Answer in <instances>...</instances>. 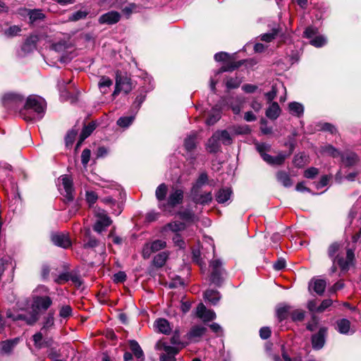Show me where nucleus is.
I'll use <instances>...</instances> for the list:
<instances>
[{
    "instance_id": "obj_1",
    "label": "nucleus",
    "mask_w": 361,
    "mask_h": 361,
    "mask_svg": "<svg viewBox=\"0 0 361 361\" xmlns=\"http://www.w3.org/2000/svg\"><path fill=\"white\" fill-rule=\"evenodd\" d=\"M52 304V300L47 295H35L32 298V312L29 314H13L11 310L7 311L6 317L13 321H23L27 324L32 325L39 319L40 312H44Z\"/></svg>"
},
{
    "instance_id": "obj_2",
    "label": "nucleus",
    "mask_w": 361,
    "mask_h": 361,
    "mask_svg": "<svg viewBox=\"0 0 361 361\" xmlns=\"http://www.w3.org/2000/svg\"><path fill=\"white\" fill-rule=\"evenodd\" d=\"M46 108L45 101L39 97L32 95L27 97L20 109V116L27 121L41 119Z\"/></svg>"
},
{
    "instance_id": "obj_3",
    "label": "nucleus",
    "mask_w": 361,
    "mask_h": 361,
    "mask_svg": "<svg viewBox=\"0 0 361 361\" xmlns=\"http://www.w3.org/2000/svg\"><path fill=\"white\" fill-rule=\"evenodd\" d=\"M341 247L337 243H332L328 248V255L333 262L337 263L342 270H348L354 259V252L348 249L346 251L345 259L341 256Z\"/></svg>"
},
{
    "instance_id": "obj_4",
    "label": "nucleus",
    "mask_w": 361,
    "mask_h": 361,
    "mask_svg": "<svg viewBox=\"0 0 361 361\" xmlns=\"http://www.w3.org/2000/svg\"><path fill=\"white\" fill-rule=\"evenodd\" d=\"M255 147L263 160L270 165H281L286 158V156L282 153H280L276 157H272L267 154V152H269L271 149V145L268 143L257 142L255 144Z\"/></svg>"
},
{
    "instance_id": "obj_5",
    "label": "nucleus",
    "mask_w": 361,
    "mask_h": 361,
    "mask_svg": "<svg viewBox=\"0 0 361 361\" xmlns=\"http://www.w3.org/2000/svg\"><path fill=\"white\" fill-rule=\"evenodd\" d=\"M209 267L211 282L216 286H221L226 276L223 262L219 259H214L210 261Z\"/></svg>"
},
{
    "instance_id": "obj_6",
    "label": "nucleus",
    "mask_w": 361,
    "mask_h": 361,
    "mask_svg": "<svg viewBox=\"0 0 361 361\" xmlns=\"http://www.w3.org/2000/svg\"><path fill=\"white\" fill-rule=\"evenodd\" d=\"M2 104L7 109L16 111L23 106L24 99L19 94L8 92L3 96Z\"/></svg>"
},
{
    "instance_id": "obj_7",
    "label": "nucleus",
    "mask_w": 361,
    "mask_h": 361,
    "mask_svg": "<svg viewBox=\"0 0 361 361\" xmlns=\"http://www.w3.org/2000/svg\"><path fill=\"white\" fill-rule=\"evenodd\" d=\"M133 89V84L130 78L120 74L116 75V88L112 95L116 97L121 91H123L126 94L129 93Z\"/></svg>"
},
{
    "instance_id": "obj_8",
    "label": "nucleus",
    "mask_w": 361,
    "mask_h": 361,
    "mask_svg": "<svg viewBox=\"0 0 361 361\" xmlns=\"http://www.w3.org/2000/svg\"><path fill=\"white\" fill-rule=\"evenodd\" d=\"M317 29L314 28L313 27H308L304 32V35L305 37L308 39H311L310 44L315 47H321L326 44V39L325 37L322 35H318Z\"/></svg>"
},
{
    "instance_id": "obj_9",
    "label": "nucleus",
    "mask_w": 361,
    "mask_h": 361,
    "mask_svg": "<svg viewBox=\"0 0 361 361\" xmlns=\"http://www.w3.org/2000/svg\"><path fill=\"white\" fill-rule=\"evenodd\" d=\"M166 246V243L162 240H156L150 243L145 245L142 250V257L148 259L153 252L164 249Z\"/></svg>"
},
{
    "instance_id": "obj_10",
    "label": "nucleus",
    "mask_w": 361,
    "mask_h": 361,
    "mask_svg": "<svg viewBox=\"0 0 361 361\" xmlns=\"http://www.w3.org/2000/svg\"><path fill=\"white\" fill-rule=\"evenodd\" d=\"M51 240L55 245L67 249L71 246V240L67 233L54 232L51 234Z\"/></svg>"
},
{
    "instance_id": "obj_11",
    "label": "nucleus",
    "mask_w": 361,
    "mask_h": 361,
    "mask_svg": "<svg viewBox=\"0 0 361 361\" xmlns=\"http://www.w3.org/2000/svg\"><path fill=\"white\" fill-rule=\"evenodd\" d=\"M327 335V328L321 327L319 331L312 336V345L314 350L322 349L326 341V337Z\"/></svg>"
},
{
    "instance_id": "obj_12",
    "label": "nucleus",
    "mask_w": 361,
    "mask_h": 361,
    "mask_svg": "<svg viewBox=\"0 0 361 361\" xmlns=\"http://www.w3.org/2000/svg\"><path fill=\"white\" fill-rule=\"evenodd\" d=\"M121 16L118 11H111L102 14L98 19L99 24L114 25L121 20Z\"/></svg>"
},
{
    "instance_id": "obj_13",
    "label": "nucleus",
    "mask_w": 361,
    "mask_h": 361,
    "mask_svg": "<svg viewBox=\"0 0 361 361\" xmlns=\"http://www.w3.org/2000/svg\"><path fill=\"white\" fill-rule=\"evenodd\" d=\"M197 316L203 322H209L216 318V314L213 310H207L206 307L200 303L197 307Z\"/></svg>"
},
{
    "instance_id": "obj_14",
    "label": "nucleus",
    "mask_w": 361,
    "mask_h": 361,
    "mask_svg": "<svg viewBox=\"0 0 361 361\" xmlns=\"http://www.w3.org/2000/svg\"><path fill=\"white\" fill-rule=\"evenodd\" d=\"M192 201L196 204H207L212 202V194L211 192L200 194L199 191H191Z\"/></svg>"
},
{
    "instance_id": "obj_15",
    "label": "nucleus",
    "mask_w": 361,
    "mask_h": 361,
    "mask_svg": "<svg viewBox=\"0 0 361 361\" xmlns=\"http://www.w3.org/2000/svg\"><path fill=\"white\" fill-rule=\"evenodd\" d=\"M61 180L65 192L63 195L64 197H66L67 201H72L74 197L72 180L67 176H61Z\"/></svg>"
},
{
    "instance_id": "obj_16",
    "label": "nucleus",
    "mask_w": 361,
    "mask_h": 361,
    "mask_svg": "<svg viewBox=\"0 0 361 361\" xmlns=\"http://www.w3.org/2000/svg\"><path fill=\"white\" fill-rule=\"evenodd\" d=\"M207 328L202 325H196L191 328L188 334V338L191 341L196 342L205 334Z\"/></svg>"
},
{
    "instance_id": "obj_17",
    "label": "nucleus",
    "mask_w": 361,
    "mask_h": 361,
    "mask_svg": "<svg viewBox=\"0 0 361 361\" xmlns=\"http://www.w3.org/2000/svg\"><path fill=\"white\" fill-rule=\"evenodd\" d=\"M183 199V191L180 189L173 190L169 197L167 204L171 207L176 206L182 202Z\"/></svg>"
},
{
    "instance_id": "obj_18",
    "label": "nucleus",
    "mask_w": 361,
    "mask_h": 361,
    "mask_svg": "<svg viewBox=\"0 0 361 361\" xmlns=\"http://www.w3.org/2000/svg\"><path fill=\"white\" fill-rule=\"evenodd\" d=\"M82 243V246L85 249L94 248L99 244V240L95 237L91 235L90 229H85Z\"/></svg>"
},
{
    "instance_id": "obj_19",
    "label": "nucleus",
    "mask_w": 361,
    "mask_h": 361,
    "mask_svg": "<svg viewBox=\"0 0 361 361\" xmlns=\"http://www.w3.org/2000/svg\"><path fill=\"white\" fill-rule=\"evenodd\" d=\"M217 135L218 134L214 133L207 142L206 148L210 153H216L221 149V142Z\"/></svg>"
},
{
    "instance_id": "obj_20",
    "label": "nucleus",
    "mask_w": 361,
    "mask_h": 361,
    "mask_svg": "<svg viewBox=\"0 0 361 361\" xmlns=\"http://www.w3.org/2000/svg\"><path fill=\"white\" fill-rule=\"evenodd\" d=\"M326 286V281L321 279H312L309 284V288H312L314 290V291L319 295L324 293Z\"/></svg>"
},
{
    "instance_id": "obj_21",
    "label": "nucleus",
    "mask_w": 361,
    "mask_h": 361,
    "mask_svg": "<svg viewBox=\"0 0 361 361\" xmlns=\"http://www.w3.org/2000/svg\"><path fill=\"white\" fill-rule=\"evenodd\" d=\"M154 326L158 332L164 334H169L171 330L169 322L165 319H157Z\"/></svg>"
},
{
    "instance_id": "obj_22",
    "label": "nucleus",
    "mask_w": 361,
    "mask_h": 361,
    "mask_svg": "<svg viewBox=\"0 0 361 361\" xmlns=\"http://www.w3.org/2000/svg\"><path fill=\"white\" fill-rule=\"evenodd\" d=\"M155 349L157 350H164L165 352V355H176L178 353V349L169 345L165 342L161 340H159L155 345Z\"/></svg>"
},
{
    "instance_id": "obj_23",
    "label": "nucleus",
    "mask_w": 361,
    "mask_h": 361,
    "mask_svg": "<svg viewBox=\"0 0 361 361\" xmlns=\"http://www.w3.org/2000/svg\"><path fill=\"white\" fill-rule=\"evenodd\" d=\"M32 337L34 345L38 349L47 348L51 345V341L44 339L42 332L36 333Z\"/></svg>"
},
{
    "instance_id": "obj_24",
    "label": "nucleus",
    "mask_w": 361,
    "mask_h": 361,
    "mask_svg": "<svg viewBox=\"0 0 361 361\" xmlns=\"http://www.w3.org/2000/svg\"><path fill=\"white\" fill-rule=\"evenodd\" d=\"M281 113V109L277 102H272L266 111V116L272 120L276 119Z\"/></svg>"
},
{
    "instance_id": "obj_25",
    "label": "nucleus",
    "mask_w": 361,
    "mask_h": 361,
    "mask_svg": "<svg viewBox=\"0 0 361 361\" xmlns=\"http://www.w3.org/2000/svg\"><path fill=\"white\" fill-rule=\"evenodd\" d=\"M37 36H30L28 37L22 46V50L25 53H30L36 48V44L37 42Z\"/></svg>"
},
{
    "instance_id": "obj_26",
    "label": "nucleus",
    "mask_w": 361,
    "mask_h": 361,
    "mask_svg": "<svg viewBox=\"0 0 361 361\" xmlns=\"http://www.w3.org/2000/svg\"><path fill=\"white\" fill-rule=\"evenodd\" d=\"M231 193L230 188H221L216 194V200L220 204L224 203L230 199Z\"/></svg>"
},
{
    "instance_id": "obj_27",
    "label": "nucleus",
    "mask_w": 361,
    "mask_h": 361,
    "mask_svg": "<svg viewBox=\"0 0 361 361\" xmlns=\"http://www.w3.org/2000/svg\"><path fill=\"white\" fill-rule=\"evenodd\" d=\"M289 111L293 116L298 118L301 117L304 113V106L302 104L293 102H290L288 105Z\"/></svg>"
},
{
    "instance_id": "obj_28",
    "label": "nucleus",
    "mask_w": 361,
    "mask_h": 361,
    "mask_svg": "<svg viewBox=\"0 0 361 361\" xmlns=\"http://www.w3.org/2000/svg\"><path fill=\"white\" fill-rule=\"evenodd\" d=\"M18 341L19 338H18L3 341L0 345V351L3 353H9L14 346L18 344Z\"/></svg>"
},
{
    "instance_id": "obj_29",
    "label": "nucleus",
    "mask_w": 361,
    "mask_h": 361,
    "mask_svg": "<svg viewBox=\"0 0 361 361\" xmlns=\"http://www.w3.org/2000/svg\"><path fill=\"white\" fill-rule=\"evenodd\" d=\"M204 298L215 305L219 301L221 295L219 292L214 290H207L204 294Z\"/></svg>"
},
{
    "instance_id": "obj_30",
    "label": "nucleus",
    "mask_w": 361,
    "mask_h": 361,
    "mask_svg": "<svg viewBox=\"0 0 361 361\" xmlns=\"http://www.w3.org/2000/svg\"><path fill=\"white\" fill-rule=\"evenodd\" d=\"M342 161L346 166H353L355 164L358 160L357 156L351 152H346L341 155Z\"/></svg>"
},
{
    "instance_id": "obj_31",
    "label": "nucleus",
    "mask_w": 361,
    "mask_h": 361,
    "mask_svg": "<svg viewBox=\"0 0 361 361\" xmlns=\"http://www.w3.org/2000/svg\"><path fill=\"white\" fill-rule=\"evenodd\" d=\"M215 133L218 134L217 137L223 145H229L233 142L232 137L226 130H217Z\"/></svg>"
},
{
    "instance_id": "obj_32",
    "label": "nucleus",
    "mask_w": 361,
    "mask_h": 361,
    "mask_svg": "<svg viewBox=\"0 0 361 361\" xmlns=\"http://www.w3.org/2000/svg\"><path fill=\"white\" fill-rule=\"evenodd\" d=\"M130 348L137 359L141 361L144 360V353L136 341L132 340L130 341Z\"/></svg>"
},
{
    "instance_id": "obj_33",
    "label": "nucleus",
    "mask_w": 361,
    "mask_h": 361,
    "mask_svg": "<svg viewBox=\"0 0 361 361\" xmlns=\"http://www.w3.org/2000/svg\"><path fill=\"white\" fill-rule=\"evenodd\" d=\"M278 181H279L284 187H290L293 185V182L288 175L285 171H279L276 174Z\"/></svg>"
},
{
    "instance_id": "obj_34",
    "label": "nucleus",
    "mask_w": 361,
    "mask_h": 361,
    "mask_svg": "<svg viewBox=\"0 0 361 361\" xmlns=\"http://www.w3.org/2000/svg\"><path fill=\"white\" fill-rule=\"evenodd\" d=\"M95 128L96 124L94 122H91L87 126H85L80 135V142H82L84 140L89 137L94 131Z\"/></svg>"
},
{
    "instance_id": "obj_35",
    "label": "nucleus",
    "mask_w": 361,
    "mask_h": 361,
    "mask_svg": "<svg viewBox=\"0 0 361 361\" xmlns=\"http://www.w3.org/2000/svg\"><path fill=\"white\" fill-rule=\"evenodd\" d=\"M27 15L31 23L43 20L45 17L44 14L40 9L28 10Z\"/></svg>"
},
{
    "instance_id": "obj_36",
    "label": "nucleus",
    "mask_w": 361,
    "mask_h": 361,
    "mask_svg": "<svg viewBox=\"0 0 361 361\" xmlns=\"http://www.w3.org/2000/svg\"><path fill=\"white\" fill-rule=\"evenodd\" d=\"M350 322L346 319H342L337 322V329L343 334H347L350 332Z\"/></svg>"
},
{
    "instance_id": "obj_37",
    "label": "nucleus",
    "mask_w": 361,
    "mask_h": 361,
    "mask_svg": "<svg viewBox=\"0 0 361 361\" xmlns=\"http://www.w3.org/2000/svg\"><path fill=\"white\" fill-rule=\"evenodd\" d=\"M221 118L220 111L217 108H213L210 112L209 117L206 120V123L208 126H212L216 123Z\"/></svg>"
},
{
    "instance_id": "obj_38",
    "label": "nucleus",
    "mask_w": 361,
    "mask_h": 361,
    "mask_svg": "<svg viewBox=\"0 0 361 361\" xmlns=\"http://www.w3.org/2000/svg\"><path fill=\"white\" fill-rule=\"evenodd\" d=\"M208 176L206 173H202L195 183L193 185L191 191L196 192L207 182Z\"/></svg>"
},
{
    "instance_id": "obj_39",
    "label": "nucleus",
    "mask_w": 361,
    "mask_h": 361,
    "mask_svg": "<svg viewBox=\"0 0 361 361\" xmlns=\"http://www.w3.org/2000/svg\"><path fill=\"white\" fill-rule=\"evenodd\" d=\"M180 218L187 222H193L195 220V213L190 209H185L178 212Z\"/></svg>"
},
{
    "instance_id": "obj_40",
    "label": "nucleus",
    "mask_w": 361,
    "mask_h": 361,
    "mask_svg": "<svg viewBox=\"0 0 361 361\" xmlns=\"http://www.w3.org/2000/svg\"><path fill=\"white\" fill-rule=\"evenodd\" d=\"M243 64V61L238 62H228L224 65L218 71L217 74H220L226 71H232L239 68Z\"/></svg>"
},
{
    "instance_id": "obj_41",
    "label": "nucleus",
    "mask_w": 361,
    "mask_h": 361,
    "mask_svg": "<svg viewBox=\"0 0 361 361\" xmlns=\"http://www.w3.org/2000/svg\"><path fill=\"white\" fill-rule=\"evenodd\" d=\"M233 101L230 102V106L235 114H238L241 110V105L244 102L243 97H237L233 99Z\"/></svg>"
},
{
    "instance_id": "obj_42",
    "label": "nucleus",
    "mask_w": 361,
    "mask_h": 361,
    "mask_svg": "<svg viewBox=\"0 0 361 361\" xmlns=\"http://www.w3.org/2000/svg\"><path fill=\"white\" fill-rule=\"evenodd\" d=\"M168 258V254L166 252H161L157 255L153 259V263L157 267H161L164 265Z\"/></svg>"
},
{
    "instance_id": "obj_43",
    "label": "nucleus",
    "mask_w": 361,
    "mask_h": 361,
    "mask_svg": "<svg viewBox=\"0 0 361 361\" xmlns=\"http://www.w3.org/2000/svg\"><path fill=\"white\" fill-rule=\"evenodd\" d=\"M184 146L186 150L192 151L196 147V135L191 134L188 136L184 141Z\"/></svg>"
},
{
    "instance_id": "obj_44",
    "label": "nucleus",
    "mask_w": 361,
    "mask_h": 361,
    "mask_svg": "<svg viewBox=\"0 0 361 361\" xmlns=\"http://www.w3.org/2000/svg\"><path fill=\"white\" fill-rule=\"evenodd\" d=\"M290 311V307L288 305H283L279 307L276 310V315L280 321H282L287 318Z\"/></svg>"
},
{
    "instance_id": "obj_45",
    "label": "nucleus",
    "mask_w": 361,
    "mask_h": 361,
    "mask_svg": "<svg viewBox=\"0 0 361 361\" xmlns=\"http://www.w3.org/2000/svg\"><path fill=\"white\" fill-rule=\"evenodd\" d=\"M321 152L333 157H337L340 155L338 150L330 145L322 146Z\"/></svg>"
},
{
    "instance_id": "obj_46",
    "label": "nucleus",
    "mask_w": 361,
    "mask_h": 361,
    "mask_svg": "<svg viewBox=\"0 0 361 361\" xmlns=\"http://www.w3.org/2000/svg\"><path fill=\"white\" fill-rule=\"evenodd\" d=\"M112 83V80L109 77L102 76L99 82V87L101 91L106 94L107 92L106 88L109 87Z\"/></svg>"
},
{
    "instance_id": "obj_47",
    "label": "nucleus",
    "mask_w": 361,
    "mask_h": 361,
    "mask_svg": "<svg viewBox=\"0 0 361 361\" xmlns=\"http://www.w3.org/2000/svg\"><path fill=\"white\" fill-rule=\"evenodd\" d=\"M167 192V186L164 183L160 184L155 192L156 197L159 201L164 200Z\"/></svg>"
},
{
    "instance_id": "obj_48",
    "label": "nucleus",
    "mask_w": 361,
    "mask_h": 361,
    "mask_svg": "<svg viewBox=\"0 0 361 361\" xmlns=\"http://www.w3.org/2000/svg\"><path fill=\"white\" fill-rule=\"evenodd\" d=\"M87 15V11L80 10L71 14L68 17V20L73 22L78 21L81 19H85Z\"/></svg>"
},
{
    "instance_id": "obj_49",
    "label": "nucleus",
    "mask_w": 361,
    "mask_h": 361,
    "mask_svg": "<svg viewBox=\"0 0 361 361\" xmlns=\"http://www.w3.org/2000/svg\"><path fill=\"white\" fill-rule=\"evenodd\" d=\"M185 228V224L180 221H173L168 224L166 226V228H168L173 232H178L180 231L184 230Z\"/></svg>"
},
{
    "instance_id": "obj_50",
    "label": "nucleus",
    "mask_w": 361,
    "mask_h": 361,
    "mask_svg": "<svg viewBox=\"0 0 361 361\" xmlns=\"http://www.w3.org/2000/svg\"><path fill=\"white\" fill-rule=\"evenodd\" d=\"M97 216L98 217L97 221H99L101 224H103L106 227L109 226L111 224V220L106 215L104 211L99 212L97 214Z\"/></svg>"
},
{
    "instance_id": "obj_51",
    "label": "nucleus",
    "mask_w": 361,
    "mask_h": 361,
    "mask_svg": "<svg viewBox=\"0 0 361 361\" xmlns=\"http://www.w3.org/2000/svg\"><path fill=\"white\" fill-rule=\"evenodd\" d=\"M242 80L238 77L228 78L226 81V86L228 89H235L240 86Z\"/></svg>"
},
{
    "instance_id": "obj_52",
    "label": "nucleus",
    "mask_w": 361,
    "mask_h": 361,
    "mask_svg": "<svg viewBox=\"0 0 361 361\" xmlns=\"http://www.w3.org/2000/svg\"><path fill=\"white\" fill-rule=\"evenodd\" d=\"M134 118H135L133 116L121 117L117 121V124L120 127L126 128L128 127L133 123Z\"/></svg>"
},
{
    "instance_id": "obj_53",
    "label": "nucleus",
    "mask_w": 361,
    "mask_h": 361,
    "mask_svg": "<svg viewBox=\"0 0 361 361\" xmlns=\"http://www.w3.org/2000/svg\"><path fill=\"white\" fill-rule=\"evenodd\" d=\"M137 5L134 4V3H131V4H129L128 5H127L126 6H125L123 9H122V12L127 17V18H129L130 16L137 10Z\"/></svg>"
},
{
    "instance_id": "obj_54",
    "label": "nucleus",
    "mask_w": 361,
    "mask_h": 361,
    "mask_svg": "<svg viewBox=\"0 0 361 361\" xmlns=\"http://www.w3.org/2000/svg\"><path fill=\"white\" fill-rule=\"evenodd\" d=\"M54 312H49L48 315L45 318V322L44 323L43 327L42 330L48 329L54 325Z\"/></svg>"
},
{
    "instance_id": "obj_55",
    "label": "nucleus",
    "mask_w": 361,
    "mask_h": 361,
    "mask_svg": "<svg viewBox=\"0 0 361 361\" xmlns=\"http://www.w3.org/2000/svg\"><path fill=\"white\" fill-rule=\"evenodd\" d=\"M77 133L78 131L75 130H71L67 133L65 139L67 146L71 145L73 143L75 138L77 135Z\"/></svg>"
},
{
    "instance_id": "obj_56",
    "label": "nucleus",
    "mask_w": 361,
    "mask_h": 361,
    "mask_svg": "<svg viewBox=\"0 0 361 361\" xmlns=\"http://www.w3.org/2000/svg\"><path fill=\"white\" fill-rule=\"evenodd\" d=\"M72 314V309L69 305H63L61 307L59 315L61 317L67 318Z\"/></svg>"
},
{
    "instance_id": "obj_57",
    "label": "nucleus",
    "mask_w": 361,
    "mask_h": 361,
    "mask_svg": "<svg viewBox=\"0 0 361 361\" xmlns=\"http://www.w3.org/2000/svg\"><path fill=\"white\" fill-rule=\"evenodd\" d=\"M291 317L293 321H302L305 317L302 310H296L291 312Z\"/></svg>"
},
{
    "instance_id": "obj_58",
    "label": "nucleus",
    "mask_w": 361,
    "mask_h": 361,
    "mask_svg": "<svg viewBox=\"0 0 361 361\" xmlns=\"http://www.w3.org/2000/svg\"><path fill=\"white\" fill-rule=\"evenodd\" d=\"M91 152L89 149H85L81 154V161L84 166H86L90 161Z\"/></svg>"
},
{
    "instance_id": "obj_59",
    "label": "nucleus",
    "mask_w": 361,
    "mask_h": 361,
    "mask_svg": "<svg viewBox=\"0 0 361 361\" xmlns=\"http://www.w3.org/2000/svg\"><path fill=\"white\" fill-rule=\"evenodd\" d=\"M319 173L317 168L311 167L305 170L304 176L307 178H314Z\"/></svg>"
},
{
    "instance_id": "obj_60",
    "label": "nucleus",
    "mask_w": 361,
    "mask_h": 361,
    "mask_svg": "<svg viewBox=\"0 0 361 361\" xmlns=\"http://www.w3.org/2000/svg\"><path fill=\"white\" fill-rule=\"evenodd\" d=\"M332 302H333V301L331 299L324 300L322 302L321 305L317 307V312H324L325 310H326L329 307H330L332 305Z\"/></svg>"
},
{
    "instance_id": "obj_61",
    "label": "nucleus",
    "mask_w": 361,
    "mask_h": 361,
    "mask_svg": "<svg viewBox=\"0 0 361 361\" xmlns=\"http://www.w3.org/2000/svg\"><path fill=\"white\" fill-rule=\"evenodd\" d=\"M86 200L90 205L94 204L97 200V194L93 191H87L86 192Z\"/></svg>"
},
{
    "instance_id": "obj_62",
    "label": "nucleus",
    "mask_w": 361,
    "mask_h": 361,
    "mask_svg": "<svg viewBox=\"0 0 361 361\" xmlns=\"http://www.w3.org/2000/svg\"><path fill=\"white\" fill-rule=\"evenodd\" d=\"M230 56L226 52H219L214 55L216 61H228Z\"/></svg>"
},
{
    "instance_id": "obj_63",
    "label": "nucleus",
    "mask_w": 361,
    "mask_h": 361,
    "mask_svg": "<svg viewBox=\"0 0 361 361\" xmlns=\"http://www.w3.org/2000/svg\"><path fill=\"white\" fill-rule=\"evenodd\" d=\"M71 274L68 272L61 274L56 279L57 283H63L70 280Z\"/></svg>"
},
{
    "instance_id": "obj_64",
    "label": "nucleus",
    "mask_w": 361,
    "mask_h": 361,
    "mask_svg": "<svg viewBox=\"0 0 361 361\" xmlns=\"http://www.w3.org/2000/svg\"><path fill=\"white\" fill-rule=\"evenodd\" d=\"M20 28L17 25H13L10 27L8 30L5 31L6 35L11 37L16 35L20 31Z\"/></svg>"
}]
</instances>
